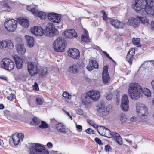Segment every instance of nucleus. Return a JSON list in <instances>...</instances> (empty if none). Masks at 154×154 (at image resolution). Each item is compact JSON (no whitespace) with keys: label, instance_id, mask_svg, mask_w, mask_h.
<instances>
[{"label":"nucleus","instance_id":"f257e3e1","mask_svg":"<svg viewBox=\"0 0 154 154\" xmlns=\"http://www.w3.org/2000/svg\"><path fill=\"white\" fill-rule=\"evenodd\" d=\"M132 8L141 16H137L140 23L147 26L149 20L146 15L154 16V1L153 0H135L131 5Z\"/></svg>","mask_w":154,"mask_h":154},{"label":"nucleus","instance_id":"f03ea898","mask_svg":"<svg viewBox=\"0 0 154 154\" xmlns=\"http://www.w3.org/2000/svg\"><path fill=\"white\" fill-rule=\"evenodd\" d=\"M129 97L133 100H136L139 99L143 93L148 97L151 96V93L148 88H143L138 83H131L128 85V88Z\"/></svg>","mask_w":154,"mask_h":154},{"label":"nucleus","instance_id":"7ed1b4c3","mask_svg":"<svg viewBox=\"0 0 154 154\" xmlns=\"http://www.w3.org/2000/svg\"><path fill=\"white\" fill-rule=\"evenodd\" d=\"M136 111L137 116L143 122H145L148 115V109L146 106L143 104L138 103L136 105Z\"/></svg>","mask_w":154,"mask_h":154},{"label":"nucleus","instance_id":"20e7f679","mask_svg":"<svg viewBox=\"0 0 154 154\" xmlns=\"http://www.w3.org/2000/svg\"><path fill=\"white\" fill-rule=\"evenodd\" d=\"M29 154H48V151L42 145L37 143L31 144Z\"/></svg>","mask_w":154,"mask_h":154},{"label":"nucleus","instance_id":"39448f33","mask_svg":"<svg viewBox=\"0 0 154 154\" xmlns=\"http://www.w3.org/2000/svg\"><path fill=\"white\" fill-rule=\"evenodd\" d=\"M53 45L55 51L57 52H63L65 47V41L63 38L59 37L54 42Z\"/></svg>","mask_w":154,"mask_h":154},{"label":"nucleus","instance_id":"423d86ee","mask_svg":"<svg viewBox=\"0 0 154 154\" xmlns=\"http://www.w3.org/2000/svg\"><path fill=\"white\" fill-rule=\"evenodd\" d=\"M27 69L29 74L32 76L36 75L39 72V69L36 63L31 62H28Z\"/></svg>","mask_w":154,"mask_h":154},{"label":"nucleus","instance_id":"0eeeda50","mask_svg":"<svg viewBox=\"0 0 154 154\" xmlns=\"http://www.w3.org/2000/svg\"><path fill=\"white\" fill-rule=\"evenodd\" d=\"M57 33V30L55 28L53 23H50L47 24L46 27L45 32V34L47 36H52Z\"/></svg>","mask_w":154,"mask_h":154},{"label":"nucleus","instance_id":"6e6552de","mask_svg":"<svg viewBox=\"0 0 154 154\" xmlns=\"http://www.w3.org/2000/svg\"><path fill=\"white\" fill-rule=\"evenodd\" d=\"M48 19L51 22L59 23L61 20L60 15L53 12L49 13L47 15Z\"/></svg>","mask_w":154,"mask_h":154},{"label":"nucleus","instance_id":"1a4fd4ad","mask_svg":"<svg viewBox=\"0 0 154 154\" xmlns=\"http://www.w3.org/2000/svg\"><path fill=\"white\" fill-rule=\"evenodd\" d=\"M121 108L124 111H127L129 109V100L128 95L125 94L122 97Z\"/></svg>","mask_w":154,"mask_h":154},{"label":"nucleus","instance_id":"9d476101","mask_svg":"<svg viewBox=\"0 0 154 154\" xmlns=\"http://www.w3.org/2000/svg\"><path fill=\"white\" fill-rule=\"evenodd\" d=\"M30 30L32 33L36 36H42L44 33L43 29L40 26H34Z\"/></svg>","mask_w":154,"mask_h":154},{"label":"nucleus","instance_id":"9b49d317","mask_svg":"<svg viewBox=\"0 0 154 154\" xmlns=\"http://www.w3.org/2000/svg\"><path fill=\"white\" fill-rule=\"evenodd\" d=\"M88 92L91 99L94 101H97L100 97V93L97 90H90Z\"/></svg>","mask_w":154,"mask_h":154},{"label":"nucleus","instance_id":"f8f14e48","mask_svg":"<svg viewBox=\"0 0 154 154\" xmlns=\"http://www.w3.org/2000/svg\"><path fill=\"white\" fill-rule=\"evenodd\" d=\"M98 64L95 58L91 57L86 68L88 70L91 71L94 68H98Z\"/></svg>","mask_w":154,"mask_h":154},{"label":"nucleus","instance_id":"ddd939ff","mask_svg":"<svg viewBox=\"0 0 154 154\" xmlns=\"http://www.w3.org/2000/svg\"><path fill=\"white\" fill-rule=\"evenodd\" d=\"M24 137V135L22 133H20L18 134H13L12 136V138L14 145H18L20 141L23 140Z\"/></svg>","mask_w":154,"mask_h":154},{"label":"nucleus","instance_id":"4468645a","mask_svg":"<svg viewBox=\"0 0 154 154\" xmlns=\"http://www.w3.org/2000/svg\"><path fill=\"white\" fill-rule=\"evenodd\" d=\"M63 35L66 38H72L76 37L77 35L75 30L73 29H69L65 31L63 33Z\"/></svg>","mask_w":154,"mask_h":154},{"label":"nucleus","instance_id":"2eb2a0df","mask_svg":"<svg viewBox=\"0 0 154 154\" xmlns=\"http://www.w3.org/2000/svg\"><path fill=\"white\" fill-rule=\"evenodd\" d=\"M68 55L70 57L75 59H78L80 57L79 51L75 48H71L68 51Z\"/></svg>","mask_w":154,"mask_h":154},{"label":"nucleus","instance_id":"dca6fc26","mask_svg":"<svg viewBox=\"0 0 154 154\" xmlns=\"http://www.w3.org/2000/svg\"><path fill=\"white\" fill-rule=\"evenodd\" d=\"M108 65H106L103 67L102 73V78L104 83H108L110 81V78L108 72Z\"/></svg>","mask_w":154,"mask_h":154},{"label":"nucleus","instance_id":"f3484780","mask_svg":"<svg viewBox=\"0 0 154 154\" xmlns=\"http://www.w3.org/2000/svg\"><path fill=\"white\" fill-rule=\"evenodd\" d=\"M81 99L82 103L85 105H88L91 103V98L89 97L88 92L82 94Z\"/></svg>","mask_w":154,"mask_h":154},{"label":"nucleus","instance_id":"a211bd4d","mask_svg":"<svg viewBox=\"0 0 154 154\" xmlns=\"http://www.w3.org/2000/svg\"><path fill=\"white\" fill-rule=\"evenodd\" d=\"M128 24L134 28L138 27L139 26L138 18L137 17H130L128 19Z\"/></svg>","mask_w":154,"mask_h":154},{"label":"nucleus","instance_id":"6ab92c4d","mask_svg":"<svg viewBox=\"0 0 154 154\" xmlns=\"http://www.w3.org/2000/svg\"><path fill=\"white\" fill-rule=\"evenodd\" d=\"M12 57L13 58L14 60L17 68L18 69H20L22 67L23 63L22 59L16 54L13 55Z\"/></svg>","mask_w":154,"mask_h":154},{"label":"nucleus","instance_id":"aec40b11","mask_svg":"<svg viewBox=\"0 0 154 154\" xmlns=\"http://www.w3.org/2000/svg\"><path fill=\"white\" fill-rule=\"evenodd\" d=\"M110 23L113 27L116 28H122L124 25L123 22L116 19L111 20Z\"/></svg>","mask_w":154,"mask_h":154},{"label":"nucleus","instance_id":"412c9836","mask_svg":"<svg viewBox=\"0 0 154 154\" xmlns=\"http://www.w3.org/2000/svg\"><path fill=\"white\" fill-rule=\"evenodd\" d=\"M1 66L4 69L9 70L8 69L10 64V59L8 58H5L2 60L1 63Z\"/></svg>","mask_w":154,"mask_h":154},{"label":"nucleus","instance_id":"4be33fe9","mask_svg":"<svg viewBox=\"0 0 154 154\" xmlns=\"http://www.w3.org/2000/svg\"><path fill=\"white\" fill-rule=\"evenodd\" d=\"M83 33L82 35V40L84 42H89L91 39L89 38L88 31L85 29H83Z\"/></svg>","mask_w":154,"mask_h":154},{"label":"nucleus","instance_id":"5701e85b","mask_svg":"<svg viewBox=\"0 0 154 154\" xmlns=\"http://www.w3.org/2000/svg\"><path fill=\"white\" fill-rule=\"evenodd\" d=\"M16 50L20 54H24L26 51V49L23 44H18L17 45Z\"/></svg>","mask_w":154,"mask_h":154},{"label":"nucleus","instance_id":"b1692460","mask_svg":"<svg viewBox=\"0 0 154 154\" xmlns=\"http://www.w3.org/2000/svg\"><path fill=\"white\" fill-rule=\"evenodd\" d=\"M56 128L59 132L65 133L66 132L67 129L65 125L62 123H58L56 125Z\"/></svg>","mask_w":154,"mask_h":154},{"label":"nucleus","instance_id":"393cba45","mask_svg":"<svg viewBox=\"0 0 154 154\" xmlns=\"http://www.w3.org/2000/svg\"><path fill=\"white\" fill-rule=\"evenodd\" d=\"M112 137L116 141L118 144L120 145L122 144V139L119 134L116 132H112Z\"/></svg>","mask_w":154,"mask_h":154},{"label":"nucleus","instance_id":"a878e982","mask_svg":"<svg viewBox=\"0 0 154 154\" xmlns=\"http://www.w3.org/2000/svg\"><path fill=\"white\" fill-rule=\"evenodd\" d=\"M17 19L19 24L25 27H27L29 26V22L27 19L20 18Z\"/></svg>","mask_w":154,"mask_h":154},{"label":"nucleus","instance_id":"bb28decb","mask_svg":"<svg viewBox=\"0 0 154 154\" xmlns=\"http://www.w3.org/2000/svg\"><path fill=\"white\" fill-rule=\"evenodd\" d=\"M27 42V45L29 47L32 48L34 45V39L33 38L29 35L25 36Z\"/></svg>","mask_w":154,"mask_h":154},{"label":"nucleus","instance_id":"cd10ccee","mask_svg":"<svg viewBox=\"0 0 154 154\" xmlns=\"http://www.w3.org/2000/svg\"><path fill=\"white\" fill-rule=\"evenodd\" d=\"M79 66L78 64H73L70 66L69 69V72L74 74H76L79 72Z\"/></svg>","mask_w":154,"mask_h":154},{"label":"nucleus","instance_id":"c85d7f7f","mask_svg":"<svg viewBox=\"0 0 154 154\" xmlns=\"http://www.w3.org/2000/svg\"><path fill=\"white\" fill-rule=\"evenodd\" d=\"M34 13L35 16L38 17L42 20H45L46 16V14L44 12L39 11L38 10L35 11V13Z\"/></svg>","mask_w":154,"mask_h":154},{"label":"nucleus","instance_id":"c756f323","mask_svg":"<svg viewBox=\"0 0 154 154\" xmlns=\"http://www.w3.org/2000/svg\"><path fill=\"white\" fill-rule=\"evenodd\" d=\"M17 21L14 19L10 20V31H14L17 27Z\"/></svg>","mask_w":154,"mask_h":154},{"label":"nucleus","instance_id":"7c9ffc66","mask_svg":"<svg viewBox=\"0 0 154 154\" xmlns=\"http://www.w3.org/2000/svg\"><path fill=\"white\" fill-rule=\"evenodd\" d=\"M119 119L122 123H125L128 120L126 115L124 113H122L119 115Z\"/></svg>","mask_w":154,"mask_h":154},{"label":"nucleus","instance_id":"2f4dec72","mask_svg":"<svg viewBox=\"0 0 154 154\" xmlns=\"http://www.w3.org/2000/svg\"><path fill=\"white\" fill-rule=\"evenodd\" d=\"M107 128L103 126H99L97 129L98 132L101 135L103 136Z\"/></svg>","mask_w":154,"mask_h":154},{"label":"nucleus","instance_id":"473e14b6","mask_svg":"<svg viewBox=\"0 0 154 154\" xmlns=\"http://www.w3.org/2000/svg\"><path fill=\"white\" fill-rule=\"evenodd\" d=\"M10 21V19H7L5 20V21L4 23V25L5 29L8 31L10 30V23L9 21Z\"/></svg>","mask_w":154,"mask_h":154},{"label":"nucleus","instance_id":"72a5a7b5","mask_svg":"<svg viewBox=\"0 0 154 154\" xmlns=\"http://www.w3.org/2000/svg\"><path fill=\"white\" fill-rule=\"evenodd\" d=\"M8 45L7 42L5 40L0 41V48L3 49L6 48Z\"/></svg>","mask_w":154,"mask_h":154},{"label":"nucleus","instance_id":"f704fd0d","mask_svg":"<svg viewBox=\"0 0 154 154\" xmlns=\"http://www.w3.org/2000/svg\"><path fill=\"white\" fill-rule=\"evenodd\" d=\"M139 41V38H133L132 40V42L133 44L136 45L137 47H140L141 45Z\"/></svg>","mask_w":154,"mask_h":154},{"label":"nucleus","instance_id":"c9c22d12","mask_svg":"<svg viewBox=\"0 0 154 154\" xmlns=\"http://www.w3.org/2000/svg\"><path fill=\"white\" fill-rule=\"evenodd\" d=\"M27 9L29 11L32 12L34 15V13H35V11L37 10H35V8L33 5H28L27 7Z\"/></svg>","mask_w":154,"mask_h":154},{"label":"nucleus","instance_id":"e433bc0d","mask_svg":"<svg viewBox=\"0 0 154 154\" xmlns=\"http://www.w3.org/2000/svg\"><path fill=\"white\" fill-rule=\"evenodd\" d=\"M133 56L129 54H127L126 57V60L130 65L132 63V61L133 60Z\"/></svg>","mask_w":154,"mask_h":154},{"label":"nucleus","instance_id":"4c0bfd02","mask_svg":"<svg viewBox=\"0 0 154 154\" xmlns=\"http://www.w3.org/2000/svg\"><path fill=\"white\" fill-rule=\"evenodd\" d=\"M112 133L111 131L107 128L106 130V131L105 135H104L103 136L108 138H111L112 137Z\"/></svg>","mask_w":154,"mask_h":154},{"label":"nucleus","instance_id":"58836bf2","mask_svg":"<svg viewBox=\"0 0 154 154\" xmlns=\"http://www.w3.org/2000/svg\"><path fill=\"white\" fill-rule=\"evenodd\" d=\"M40 123V125H39V127L41 128H47L48 126V125L46 123V122L44 121H41Z\"/></svg>","mask_w":154,"mask_h":154},{"label":"nucleus","instance_id":"ea45409f","mask_svg":"<svg viewBox=\"0 0 154 154\" xmlns=\"http://www.w3.org/2000/svg\"><path fill=\"white\" fill-rule=\"evenodd\" d=\"M48 73V69L46 67H43L41 70V75H46Z\"/></svg>","mask_w":154,"mask_h":154},{"label":"nucleus","instance_id":"a19ab883","mask_svg":"<svg viewBox=\"0 0 154 154\" xmlns=\"http://www.w3.org/2000/svg\"><path fill=\"white\" fill-rule=\"evenodd\" d=\"M63 96L64 98L68 99H70L71 98V95L67 91H64Z\"/></svg>","mask_w":154,"mask_h":154},{"label":"nucleus","instance_id":"79ce46f5","mask_svg":"<svg viewBox=\"0 0 154 154\" xmlns=\"http://www.w3.org/2000/svg\"><path fill=\"white\" fill-rule=\"evenodd\" d=\"M106 109V108L104 105H102L101 107L99 108L97 110V112L101 114L102 113L104 110Z\"/></svg>","mask_w":154,"mask_h":154},{"label":"nucleus","instance_id":"37998d69","mask_svg":"<svg viewBox=\"0 0 154 154\" xmlns=\"http://www.w3.org/2000/svg\"><path fill=\"white\" fill-rule=\"evenodd\" d=\"M135 49L134 48L130 49L129 51L128 52L127 54H130L131 55L134 56L135 53Z\"/></svg>","mask_w":154,"mask_h":154},{"label":"nucleus","instance_id":"c03bdc74","mask_svg":"<svg viewBox=\"0 0 154 154\" xmlns=\"http://www.w3.org/2000/svg\"><path fill=\"white\" fill-rule=\"evenodd\" d=\"M101 12H102L103 14L102 17L103 20L106 21L108 20L109 19L107 16V15L106 12L103 11H101Z\"/></svg>","mask_w":154,"mask_h":154},{"label":"nucleus","instance_id":"a18cd8bd","mask_svg":"<svg viewBox=\"0 0 154 154\" xmlns=\"http://www.w3.org/2000/svg\"><path fill=\"white\" fill-rule=\"evenodd\" d=\"M112 149L110 146L109 145H107L105 146V150L106 152H109L111 151Z\"/></svg>","mask_w":154,"mask_h":154},{"label":"nucleus","instance_id":"49530a36","mask_svg":"<svg viewBox=\"0 0 154 154\" xmlns=\"http://www.w3.org/2000/svg\"><path fill=\"white\" fill-rule=\"evenodd\" d=\"M76 127L79 132H81L82 130V126L79 125L77 124V123H75Z\"/></svg>","mask_w":154,"mask_h":154},{"label":"nucleus","instance_id":"de8ad7c7","mask_svg":"<svg viewBox=\"0 0 154 154\" xmlns=\"http://www.w3.org/2000/svg\"><path fill=\"white\" fill-rule=\"evenodd\" d=\"M4 115L7 117V118L9 119L10 115V112L8 110H5L4 111Z\"/></svg>","mask_w":154,"mask_h":154},{"label":"nucleus","instance_id":"09e8293b","mask_svg":"<svg viewBox=\"0 0 154 154\" xmlns=\"http://www.w3.org/2000/svg\"><path fill=\"white\" fill-rule=\"evenodd\" d=\"M85 131L86 133L89 134H92L94 133V131L90 128L87 129Z\"/></svg>","mask_w":154,"mask_h":154},{"label":"nucleus","instance_id":"8fccbe9b","mask_svg":"<svg viewBox=\"0 0 154 154\" xmlns=\"http://www.w3.org/2000/svg\"><path fill=\"white\" fill-rule=\"evenodd\" d=\"M33 89L34 90L36 91H38L39 89L38 86V84L37 83H35L34 85H33Z\"/></svg>","mask_w":154,"mask_h":154},{"label":"nucleus","instance_id":"3c124183","mask_svg":"<svg viewBox=\"0 0 154 154\" xmlns=\"http://www.w3.org/2000/svg\"><path fill=\"white\" fill-rule=\"evenodd\" d=\"M33 121L36 124H37L38 125L40 124V122L38 121V119L37 118H34L33 119Z\"/></svg>","mask_w":154,"mask_h":154},{"label":"nucleus","instance_id":"603ef678","mask_svg":"<svg viewBox=\"0 0 154 154\" xmlns=\"http://www.w3.org/2000/svg\"><path fill=\"white\" fill-rule=\"evenodd\" d=\"M36 101L38 105H41L42 103V101L41 99L38 98L36 99Z\"/></svg>","mask_w":154,"mask_h":154},{"label":"nucleus","instance_id":"864d4df0","mask_svg":"<svg viewBox=\"0 0 154 154\" xmlns=\"http://www.w3.org/2000/svg\"><path fill=\"white\" fill-rule=\"evenodd\" d=\"M104 54L107 57H108L109 59H110L112 61H113V60L109 56V54L106 53V51L103 52Z\"/></svg>","mask_w":154,"mask_h":154},{"label":"nucleus","instance_id":"5fc2aeb1","mask_svg":"<svg viewBox=\"0 0 154 154\" xmlns=\"http://www.w3.org/2000/svg\"><path fill=\"white\" fill-rule=\"evenodd\" d=\"M112 94H108L106 96V99L108 100H109L112 99Z\"/></svg>","mask_w":154,"mask_h":154},{"label":"nucleus","instance_id":"6e6d98bb","mask_svg":"<svg viewBox=\"0 0 154 154\" xmlns=\"http://www.w3.org/2000/svg\"><path fill=\"white\" fill-rule=\"evenodd\" d=\"M15 66V64L12 61L10 60V70L13 69Z\"/></svg>","mask_w":154,"mask_h":154},{"label":"nucleus","instance_id":"4d7b16f0","mask_svg":"<svg viewBox=\"0 0 154 154\" xmlns=\"http://www.w3.org/2000/svg\"><path fill=\"white\" fill-rule=\"evenodd\" d=\"M63 111L66 114H67L69 118L71 120L72 119V116H71V115L69 114V113L68 112H67V111H66L64 110H63Z\"/></svg>","mask_w":154,"mask_h":154},{"label":"nucleus","instance_id":"13d9d810","mask_svg":"<svg viewBox=\"0 0 154 154\" xmlns=\"http://www.w3.org/2000/svg\"><path fill=\"white\" fill-rule=\"evenodd\" d=\"M95 141L99 144H101L102 143L101 140L98 138H96L95 139Z\"/></svg>","mask_w":154,"mask_h":154},{"label":"nucleus","instance_id":"bf43d9fd","mask_svg":"<svg viewBox=\"0 0 154 154\" xmlns=\"http://www.w3.org/2000/svg\"><path fill=\"white\" fill-rule=\"evenodd\" d=\"M1 4L3 5L4 7L6 8H9V6L7 3L4 2H2Z\"/></svg>","mask_w":154,"mask_h":154},{"label":"nucleus","instance_id":"052dcab7","mask_svg":"<svg viewBox=\"0 0 154 154\" xmlns=\"http://www.w3.org/2000/svg\"><path fill=\"white\" fill-rule=\"evenodd\" d=\"M109 113L106 110V109L104 110V111H103V112L102 113V115L103 116H106L107 115H108Z\"/></svg>","mask_w":154,"mask_h":154},{"label":"nucleus","instance_id":"680f3d73","mask_svg":"<svg viewBox=\"0 0 154 154\" xmlns=\"http://www.w3.org/2000/svg\"><path fill=\"white\" fill-rule=\"evenodd\" d=\"M136 120V118L135 117H131L130 119V121L131 122H134Z\"/></svg>","mask_w":154,"mask_h":154},{"label":"nucleus","instance_id":"e2e57ef3","mask_svg":"<svg viewBox=\"0 0 154 154\" xmlns=\"http://www.w3.org/2000/svg\"><path fill=\"white\" fill-rule=\"evenodd\" d=\"M47 146L49 148H51L53 147V145L51 142H48L47 144Z\"/></svg>","mask_w":154,"mask_h":154},{"label":"nucleus","instance_id":"0e129e2a","mask_svg":"<svg viewBox=\"0 0 154 154\" xmlns=\"http://www.w3.org/2000/svg\"><path fill=\"white\" fill-rule=\"evenodd\" d=\"M151 27L152 29H154V21L152 20L151 21Z\"/></svg>","mask_w":154,"mask_h":154},{"label":"nucleus","instance_id":"69168bd1","mask_svg":"<svg viewBox=\"0 0 154 154\" xmlns=\"http://www.w3.org/2000/svg\"><path fill=\"white\" fill-rule=\"evenodd\" d=\"M151 85L154 91V79L152 80L151 82Z\"/></svg>","mask_w":154,"mask_h":154},{"label":"nucleus","instance_id":"338daca9","mask_svg":"<svg viewBox=\"0 0 154 154\" xmlns=\"http://www.w3.org/2000/svg\"><path fill=\"white\" fill-rule=\"evenodd\" d=\"M88 123L91 125H92L94 123V121L91 120H88Z\"/></svg>","mask_w":154,"mask_h":154},{"label":"nucleus","instance_id":"774afa93","mask_svg":"<svg viewBox=\"0 0 154 154\" xmlns=\"http://www.w3.org/2000/svg\"><path fill=\"white\" fill-rule=\"evenodd\" d=\"M0 78L5 80H7V78L5 76H0Z\"/></svg>","mask_w":154,"mask_h":154}]
</instances>
